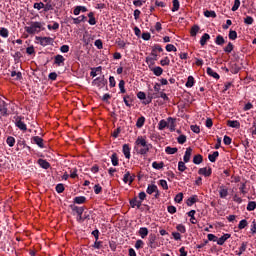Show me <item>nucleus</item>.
Wrapping results in <instances>:
<instances>
[{"label":"nucleus","mask_w":256,"mask_h":256,"mask_svg":"<svg viewBox=\"0 0 256 256\" xmlns=\"http://www.w3.org/2000/svg\"><path fill=\"white\" fill-rule=\"evenodd\" d=\"M256 209V202L250 201L247 205V211H255Z\"/></svg>","instance_id":"obj_40"},{"label":"nucleus","mask_w":256,"mask_h":256,"mask_svg":"<svg viewBox=\"0 0 256 256\" xmlns=\"http://www.w3.org/2000/svg\"><path fill=\"white\" fill-rule=\"evenodd\" d=\"M247 251V242H243L239 248V252H237L238 256L243 255Z\"/></svg>","instance_id":"obj_28"},{"label":"nucleus","mask_w":256,"mask_h":256,"mask_svg":"<svg viewBox=\"0 0 256 256\" xmlns=\"http://www.w3.org/2000/svg\"><path fill=\"white\" fill-rule=\"evenodd\" d=\"M199 175H204V177H211V173H213L211 167H204V168H200L198 170Z\"/></svg>","instance_id":"obj_4"},{"label":"nucleus","mask_w":256,"mask_h":256,"mask_svg":"<svg viewBox=\"0 0 256 256\" xmlns=\"http://www.w3.org/2000/svg\"><path fill=\"white\" fill-rule=\"evenodd\" d=\"M159 97V95L157 94H152L151 96H146L143 103L144 105H149V103H151V101H153V99H157Z\"/></svg>","instance_id":"obj_19"},{"label":"nucleus","mask_w":256,"mask_h":256,"mask_svg":"<svg viewBox=\"0 0 256 256\" xmlns=\"http://www.w3.org/2000/svg\"><path fill=\"white\" fill-rule=\"evenodd\" d=\"M11 77H15L16 81H21V79H23V74H21V72L12 71Z\"/></svg>","instance_id":"obj_33"},{"label":"nucleus","mask_w":256,"mask_h":256,"mask_svg":"<svg viewBox=\"0 0 256 256\" xmlns=\"http://www.w3.org/2000/svg\"><path fill=\"white\" fill-rule=\"evenodd\" d=\"M155 191H157V185H155V184L148 185L147 190H146L148 195H153V193H155Z\"/></svg>","instance_id":"obj_25"},{"label":"nucleus","mask_w":256,"mask_h":256,"mask_svg":"<svg viewBox=\"0 0 256 256\" xmlns=\"http://www.w3.org/2000/svg\"><path fill=\"white\" fill-rule=\"evenodd\" d=\"M177 151H179V149H177L176 147L172 148L171 146H167L165 148V152L167 153V155H175Z\"/></svg>","instance_id":"obj_27"},{"label":"nucleus","mask_w":256,"mask_h":256,"mask_svg":"<svg viewBox=\"0 0 256 256\" xmlns=\"http://www.w3.org/2000/svg\"><path fill=\"white\" fill-rule=\"evenodd\" d=\"M200 30L201 28L199 27V25H193L190 29L191 37H197V34L199 33Z\"/></svg>","instance_id":"obj_17"},{"label":"nucleus","mask_w":256,"mask_h":256,"mask_svg":"<svg viewBox=\"0 0 256 256\" xmlns=\"http://www.w3.org/2000/svg\"><path fill=\"white\" fill-rule=\"evenodd\" d=\"M172 3H173V7H172L173 13H175V11H179V7H180L179 0H173Z\"/></svg>","instance_id":"obj_44"},{"label":"nucleus","mask_w":256,"mask_h":256,"mask_svg":"<svg viewBox=\"0 0 256 256\" xmlns=\"http://www.w3.org/2000/svg\"><path fill=\"white\" fill-rule=\"evenodd\" d=\"M84 21H87V17L85 15L79 16L78 18H73L74 25H79V23Z\"/></svg>","instance_id":"obj_26"},{"label":"nucleus","mask_w":256,"mask_h":256,"mask_svg":"<svg viewBox=\"0 0 256 256\" xmlns=\"http://www.w3.org/2000/svg\"><path fill=\"white\" fill-rule=\"evenodd\" d=\"M169 63H171V60H169V57H165L164 59H162V60L160 61V65H162V67L168 66Z\"/></svg>","instance_id":"obj_52"},{"label":"nucleus","mask_w":256,"mask_h":256,"mask_svg":"<svg viewBox=\"0 0 256 256\" xmlns=\"http://www.w3.org/2000/svg\"><path fill=\"white\" fill-rule=\"evenodd\" d=\"M177 142L179 143V145H183L184 143H187V136L181 134V135L177 138Z\"/></svg>","instance_id":"obj_39"},{"label":"nucleus","mask_w":256,"mask_h":256,"mask_svg":"<svg viewBox=\"0 0 256 256\" xmlns=\"http://www.w3.org/2000/svg\"><path fill=\"white\" fill-rule=\"evenodd\" d=\"M42 47H47V45H53V38L51 37H36Z\"/></svg>","instance_id":"obj_3"},{"label":"nucleus","mask_w":256,"mask_h":256,"mask_svg":"<svg viewBox=\"0 0 256 256\" xmlns=\"http://www.w3.org/2000/svg\"><path fill=\"white\" fill-rule=\"evenodd\" d=\"M227 125L228 127H232V129H239L241 127V123L237 120H228Z\"/></svg>","instance_id":"obj_11"},{"label":"nucleus","mask_w":256,"mask_h":256,"mask_svg":"<svg viewBox=\"0 0 256 256\" xmlns=\"http://www.w3.org/2000/svg\"><path fill=\"white\" fill-rule=\"evenodd\" d=\"M65 63V57L63 55H56L54 57V64L57 65L58 67H61V65H64Z\"/></svg>","instance_id":"obj_6"},{"label":"nucleus","mask_w":256,"mask_h":256,"mask_svg":"<svg viewBox=\"0 0 256 256\" xmlns=\"http://www.w3.org/2000/svg\"><path fill=\"white\" fill-rule=\"evenodd\" d=\"M219 189L220 199H225L227 195H229V189L223 185L220 186Z\"/></svg>","instance_id":"obj_7"},{"label":"nucleus","mask_w":256,"mask_h":256,"mask_svg":"<svg viewBox=\"0 0 256 256\" xmlns=\"http://www.w3.org/2000/svg\"><path fill=\"white\" fill-rule=\"evenodd\" d=\"M234 49L233 43L229 42L228 45L224 48L225 53H231Z\"/></svg>","instance_id":"obj_47"},{"label":"nucleus","mask_w":256,"mask_h":256,"mask_svg":"<svg viewBox=\"0 0 256 256\" xmlns=\"http://www.w3.org/2000/svg\"><path fill=\"white\" fill-rule=\"evenodd\" d=\"M192 154H193V148L191 147L187 148L184 154V163H189V161H191Z\"/></svg>","instance_id":"obj_9"},{"label":"nucleus","mask_w":256,"mask_h":256,"mask_svg":"<svg viewBox=\"0 0 256 256\" xmlns=\"http://www.w3.org/2000/svg\"><path fill=\"white\" fill-rule=\"evenodd\" d=\"M32 141H34V143L36 145H38V147H40L41 149H43V147H45V145L43 144V138H41L39 136H34L32 138Z\"/></svg>","instance_id":"obj_12"},{"label":"nucleus","mask_w":256,"mask_h":256,"mask_svg":"<svg viewBox=\"0 0 256 256\" xmlns=\"http://www.w3.org/2000/svg\"><path fill=\"white\" fill-rule=\"evenodd\" d=\"M211 39V36L208 33L203 34V36L200 39V45L202 47H205L207 45V42Z\"/></svg>","instance_id":"obj_13"},{"label":"nucleus","mask_w":256,"mask_h":256,"mask_svg":"<svg viewBox=\"0 0 256 256\" xmlns=\"http://www.w3.org/2000/svg\"><path fill=\"white\" fill-rule=\"evenodd\" d=\"M0 37L7 39V37H9V30L7 28H1L0 29Z\"/></svg>","instance_id":"obj_36"},{"label":"nucleus","mask_w":256,"mask_h":256,"mask_svg":"<svg viewBox=\"0 0 256 256\" xmlns=\"http://www.w3.org/2000/svg\"><path fill=\"white\" fill-rule=\"evenodd\" d=\"M139 235L142 239H145L149 235V230L146 227H142L139 229Z\"/></svg>","instance_id":"obj_20"},{"label":"nucleus","mask_w":256,"mask_h":256,"mask_svg":"<svg viewBox=\"0 0 256 256\" xmlns=\"http://www.w3.org/2000/svg\"><path fill=\"white\" fill-rule=\"evenodd\" d=\"M34 9H37L38 11H41V9H44L45 4L43 2H39V3H34L33 5Z\"/></svg>","instance_id":"obj_50"},{"label":"nucleus","mask_w":256,"mask_h":256,"mask_svg":"<svg viewBox=\"0 0 256 256\" xmlns=\"http://www.w3.org/2000/svg\"><path fill=\"white\" fill-rule=\"evenodd\" d=\"M195 85V78L193 76H189L186 82V87H193Z\"/></svg>","instance_id":"obj_42"},{"label":"nucleus","mask_w":256,"mask_h":256,"mask_svg":"<svg viewBox=\"0 0 256 256\" xmlns=\"http://www.w3.org/2000/svg\"><path fill=\"white\" fill-rule=\"evenodd\" d=\"M130 205L133 209H134V207H137V209H140L142 202H141V200H137V198L135 197L132 200H130Z\"/></svg>","instance_id":"obj_16"},{"label":"nucleus","mask_w":256,"mask_h":256,"mask_svg":"<svg viewBox=\"0 0 256 256\" xmlns=\"http://www.w3.org/2000/svg\"><path fill=\"white\" fill-rule=\"evenodd\" d=\"M119 89H120V92L121 93H126V90H125V81L124 80H121L119 82Z\"/></svg>","instance_id":"obj_60"},{"label":"nucleus","mask_w":256,"mask_h":256,"mask_svg":"<svg viewBox=\"0 0 256 256\" xmlns=\"http://www.w3.org/2000/svg\"><path fill=\"white\" fill-rule=\"evenodd\" d=\"M43 25H45L43 22H30L29 26H26L24 29L29 35H35L45 30Z\"/></svg>","instance_id":"obj_2"},{"label":"nucleus","mask_w":256,"mask_h":256,"mask_svg":"<svg viewBox=\"0 0 256 256\" xmlns=\"http://www.w3.org/2000/svg\"><path fill=\"white\" fill-rule=\"evenodd\" d=\"M151 71L156 75V77H161V75H163V68L159 66L152 68Z\"/></svg>","instance_id":"obj_21"},{"label":"nucleus","mask_w":256,"mask_h":256,"mask_svg":"<svg viewBox=\"0 0 256 256\" xmlns=\"http://www.w3.org/2000/svg\"><path fill=\"white\" fill-rule=\"evenodd\" d=\"M0 113H1V115H3V116L7 115V103L2 102V103L0 104Z\"/></svg>","instance_id":"obj_32"},{"label":"nucleus","mask_w":256,"mask_h":256,"mask_svg":"<svg viewBox=\"0 0 256 256\" xmlns=\"http://www.w3.org/2000/svg\"><path fill=\"white\" fill-rule=\"evenodd\" d=\"M204 16L205 17H212L213 19H215V17H217V14L215 13V11L206 10L204 12Z\"/></svg>","instance_id":"obj_45"},{"label":"nucleus","mask_w":256,"mask_h":256,"mask_svg":"<svg viewBox=\"0 0 256 256\" xmlns=\"http://www.w3.org/2000/svg\"><path fill=\"white\" fill-rule=\"evenodd\" d=\"M159 185H161L162 189H164V190L169 189V185L167 184V180H160Z\"/></svg>","instance_id":"obj_56"},{"label":"nucleus","mask_w":256,"mask_h":256,"mask_svg":"<svg viewBox=\"0 0 256 256\" xmlns=\"http://www.w3.org/2000/svg\"><path fill=\"white\" fill-rule=\"evenodd\" d=\"M166 127H168V120H160L158 124V129L163 131Z\"/></svg>","instance_id":"obj_29"},{"label":"nucleus","mask_w":256,"mask_h":256,"mask_svg":"<svg viewBox=\"0 0 256 256\" xmlns=\"http://www.w3.org/2000/svg\"><path fill=\"white\" fill-rule=\"evenodd\" d=\"M152 167H153V169H163V167H165V163H163V162H160V163L153 162Z\"/></svg>","instance_id":"obj_41"},{"label":"nucleus","mask_w":256,"mask_h":256,"mask_svg":"<svg viewBox=\"0 0 256 256\" xmlns=\"http://www.w3.org/2000/svg\"><path fill=\"white\" fill-rule=\"evenodd\" d=\"M231 238V234H224L217 240V245H225V241Z\"/></svg>","instance_id":"obj_15"},{"label":"nucleus","mask_w":256,"mask_h":256,"mask_svg":"<svg viewBox=\"0 0 256 256\" xmlns=\"http://www.w3.org/2000/svg\"><path fill=\"white\" fill-rule=\"evenodd\" d=\"M195 203H197V196L188 198L187 200L188 207H192V205H195Z\"/></svg>","instance_id":"obj_37"},{"label":"nucleus","mask_w":256,"mask_h":256,"mask_svg":"<svg viewBox=\"0 0 256 256\" xmlns=\"http://www.w3.org/2000/svg\"><path fill=\"white\" fill-rule=\"evenodd\" d=\"M241 7V0H234V5L232 7V11H237Z\"/></svg>","instance_id":"obj_53"},{"label":"nucleus","mask_w":256,"mask_h":256,"mask_svg":"<svg viewBox=\"0 0 256 256\" xmlns=\"http://www.w3.org/2000/svg\"><path fill=\"white\" fill-rule=\"evenodd\" d=\"M122 151L126 159H131V148L129 147V144H124Z\"/></svg>","instance_id":"obj_10"},{"label":"nucleus","mask_w":256,"mask_h":256,"mask_svg":"<svg viewBox=\"0 0 256 256\" xmlns=\"http://www.w3.org/2000/svg\"><path fill=\"white\" fill-rule=\"evenodd\" d=\"M7 145H9V147H14L15 146V139L13 138V136H9L6 140Z\"/></svg>","instance_id":"obj_46"},{"label":"nucleus","mask_w":256,"mask_h":256,"mask_svg":"<svg viewBox=\"0 0 256 256\" xmlns=\"http://www.w3.org/2000/svg\"><path fill=\"white\" fill-rule=\"evenodd\" d=\"M156 239H157V237L155 236V234H150V236H149L150 247H153V244L155 243Z\"/></svg>","instance_id":"obj_62"},{"label":"nucleus","mask_w":256,"mask_h":256,"mask_svg":"<svg viewBox=\"0 0 256 256\" xmlns=\"http://www.w3.org/2000/svg\"><path fill=\"white\" fill-rule=\"evenodd\" d=\"M145 125V117H140L137 119L136 122V127H138V129H141V127H143Z\"/></svg>","instance_id":"obj_35"},{"label":"nucleus","mask_w":256,"mask_h":256,"mask_svg":"<svg viewBox=\"0 0 256 256\" xmlns=\"http://www.w3.org/2000/svg\"><path fill=\"white\" fill-rule=\"evenodd\" d=\"M244 23H245L246 25H253V17H251V16H246V17L244 18Z\"/></svg>","instance_id":"obj_55"},{"label":"nucleus","mask_w":256,"mask_h":256,"mask_svg":"<svg viewBox=\"0 0 256 256\" xmlns=\"http://www.w3.org/2000/svg\"><path fill=\"white\" fill-rule=\"evenodd\" d=\"M135 149L140 155H147L151 149V144L147 143V140L143 136H139L135 141Z\"/></svg>","instance_id":"obj_1"},{"label":"nucleus","mask_w":256,"mask_h":256,"mask_svg":"<svg viewBox=\"0 0 256 256\" xmlns=\"http://www.w3.org/2000/svg\"><path fill=\"white\" fill-rule=\"evenodd\" d=\"M193 163L195 165H201V163H203V156L201 154L195 155L193 158Z\"/></svg>","instance_id":"obj_24"},{"label":"nucleus","mask_w":256,"mask_h":256,"mask_svg":"<svg viewBox=\"0 0 256 256\" xmlns=\"http://www.w3.org/2000/svg\"><path fill=\"white\" fill-rule=\"evenodd\" d=\"M56 191L57 193H63V191H65V186L63 184H58L56 186Z\"/></svg>","instance_id":"obj_63"},{"label":"nucleus","mask_w":256,"mask_h":256,"mask_svg":"<svg viewBox=\"0 0 256 256\" xmlns=\"http://www.w3.org/2000/svg\"><path fill=\"white\" fill-rule=\"evenodd\" d=\"M101 66L92 68V71L90 72L91 77H97V71H101Z\"/></svg>","instance_id":"obj_54"},{"label":"nucleus","mask_w":256,"mask_h":256,"mask_svg":"<svg viewBox=\"0 0 256 256\" xmlns=\"http://www.w3.org/2000/svg\"><path fill=\"white\" fill-rule=\"evenodd\" d=\"M16 127L20 129V131H27V124L21 121V117L16 118Z\"/></svg>","instance_id":"obj_5"},{"label":"nucleus","mask_w":256,"mask_h":256,"mask_svg":"<svg viewBox=\"0 0 256 256\" xmlns=\"http://www.w3.org/2000/svg\"><path fill=\"white\" fill-rule=\"evenodd\" d=\"M174 201L176 203H181V201H183V193H178L175 198H174Z\"/></svg>","instance_id":"obj_59"},{"label":"nucleus","mask_w":256,"mask_h":256,"mask_svg":"<svg viewBox=\"0 0 256 256\" xmlns=\"http://www.w3.org/2000/svg\"><path fill=\"white\" fill-rule=\"evenodd\" d=\"M167 121H168V128L170 129V131L172 132L175 131V127H176L175 123H177V119L173 117H168Z\"/></svg>","instance_id":"obj_8"},{"label":"nucleus","mask_w":256,"mask_h":256,"mask_svg":"<svg viewBox=\"0 0 256 256\" xmlns=\"http://www.w3.org/2000/svg\"><path fill=\"white\" fill-rule=\"evenodd\" d=\"M239 71H241V68L237 64L232 65L231 73H233L234 75H237Z\"/></svg>","instance_id":"obj_49"},{"label":"nucleus","mask_w":256,"mask_h":256,"mask_svg":"<svg viewBox=\"0 0 256 256\" xmlns=\"http://www.w3.org/2000/svg\"><path fill=\"white\" fill-rule=\"evenodd\" d=\"M176 229H177V231H179V233H185V232L187 231V229L185 228V226L182 225V224L177 225V226H176Z\"/></svg>","instance_id":"obj_61"},{"label":"nucleus","mask_w":256,"mask_h":256,"mask_svg":"<svg viewBox=\"0 0 256 256\" xmlns=\"http://www.w3.org/2000/svg\"><path fill=\"white\" fill-rule=\"evenodd\" d=\"M143 245H145L143 240H137L135 243V249H143Z\"/></svg>","instance_id":"obj_57"},{"label":"nucleus","mask_w":256,"mask_h":256,"mask_svg":"<svg viewBox=\"0 0 256 256\" xmlns=\"http://www.w3.org/2000/svg\"><path fill=\"white\" fill-rule=\"evenodd\" d=\"M111 162L114 167H117V165H119V158L117 157V153L112 154Z\"/></svg>","instance_id":"obj_31"},{"label":"nucleus","mask_w":256,"mask_h":256,"mask_svg":"<svg viewBox=\"0 0 256 256\" xmlns=\"http://www.w3.org/2000/svg\"><path fill=\"white\" fill-rule=\"evenodd\" d=\"M87 200V198H85V196H78L74 198V203H76L77 205H81L83 204L85 201Z\"/></svg>","instance_id":"obj_30"},{"label":"nucleus","mask_w":256,"mask_h":256,"mask_svg":"<svg viewBox=\"0 0 256 256\" xmlns=\"http://www.w3.org/2000/svg\"><path fill=\"white\" fill-rule=\"evenodd\" d=\"M228 37H229V39H231V41H235V39H237V31L230 30Z\"/></svg>","instance_id":"obj_43"},{"label":"nucleus","mask_w":256,"mask_h":256,"mask_svg":"<svg viewBox=\"0 0 256 256\" xmlns=\"http://www.w3.org/2000/svg\"><path fill=\"white\" fill-rule=\"evenodd\" d=\"M187 169V166L185 165V162L180 161L178 163V171H181V173H183V171H185Z\"/></svg>","instance_id":"obj_48"},{"label":"nucleus","mask_w":256,"mask_h":256,"mask_svg":"<svg viewBox=\"0 0 256 256\" xmlns=\"http://www.w3.org/2000/svg\"><path fill=\"white\" fill-rule=\"evenodd\" d=\"M217 157H219V151H214L212 154L208 155V159L211 163H215L217 161Z\"/></svg>","instance_id":"obj_18"},{"label":"nucleus","mask_w":256,"mask_h":256,"mask_svg":"<svg viewBox=\"0 0 256 256\" xmlns=\"http://www.w3.org/2000/svg\"><path fill=\"white\" fill-rule=\"evenodd\" d=\"M38 164L40 165V167H42V169H49V167H51V164H49L47 160H43V159H39Z\"/></svg>","instance_id":"obj_23"},{"label":"nucleus","mask_w":256,"mask_h":256,"mask_svg":"<svg viewBox=\"0 0 256 256\" xmlns=\"http://www.w3.org/2000/svg\"><path fill=\"white\" fill-rule=\"evenodd\" d=\"M216 45H225V38L223 36L218 35L215 40Z\"/></svg>","instance_id":"obj_38"},{"label":"nucleus","mask_w":256,"mask_h":256,"mask_svg":"<svg viewBox=\"0 0 256 256\" xmlns=\"http://www.w3.org/2000/svg\"><path fill=\"white\" fill-rule=\"evenodd\" d=\"M74 211L77 213V215H83V211H85V209H83V207H74Z\"/></svg>","instance_id":"obj_64"},{"label":"nucleus","mask_w":256,"mask_h":256,"mask_svg":"<svg viewBox=\"0 0 256 256\" xmlns=\"http://www.w3.org/2000/svg\"><path fill=\"white\" fill-rule=\"evenodd\" d=\"M207 74L214 79H219L217 72L213 71L210 67L207 68Z\"/></svg>","instance_id":"obj_34"},{"label":"nucleus","mask_w":256,"mask_h":256,"mask_svg":"<svg viewBox=\"0 0 256 256\" xmlns=\"http://www.w3.org/2000/svg\"><path fill=\"white\" fill-rule=\"evenodd\" d=\"M166 51H168L169 53H171V51H174V53H175V52H177V47H175V45H173V44H168V45H166Z\"/></svg>","instance_id":"obj_51"},{"label":"nucleus","mask_w":256,"mask_h":256,"mask_svg":"<svg viewBox=\"0 0 256 256\" xmlns=\"http://www.w3.org/2000/svg\"><path fill=\"white\" fill-rule=\"evenodd\" d=\"M195 210H191L187 213L188 217L190 218V223L192 225H197V218H195Z\"/></svg>","instance_id":"obj_14"},{"label":"nucleus","mask_w":256,"mask_h":256,"mask_svg":"<svg viewBox=\"0 0 256 256\" xmlns=\"http://www.w3.org/2000/svg\"><path fill=\"white\" fill-rule=\"evenodd\" d=\"M123 182L124 183H129L131 184L133 182V176H131L130 172H126L124 177H123Z\"/></svg>","instance_id":"obj_22"},{"label":"nucleus","mask_w":256,"mask_h":256,"mask_svg":"<svg viewBox=\"0 0 256 256\" xmlns=\"http://www.w3.org/2000/svg\"><path fill=\"white\" fill-rule=\"evenodd\" d=\"M248 223H247V220H241L239 222V225H238V229H245V227H247Z\"/></svg>","instance_id":"obj_58"}]
</instances>
